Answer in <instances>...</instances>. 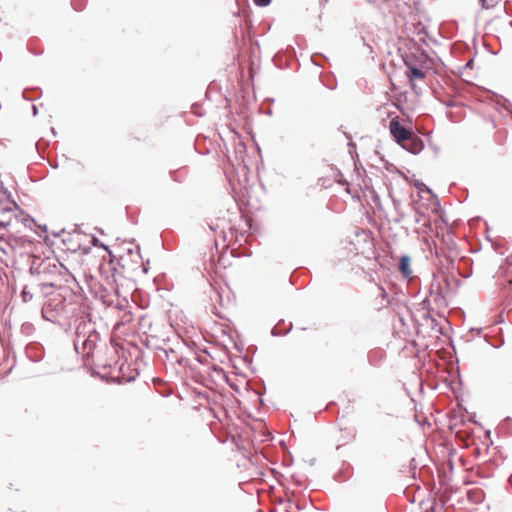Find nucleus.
Here are the masks:
<instances>
[{
	"mask_svg": "<svg viewBox=\"0 0 512 512\" xmlns=\"http://www.w3.org/2000/svg\"><path fill=\"white\" fill-rule=\"evenodd\" d=\"M31 289H39L44 296L51 294L60 275L56 260L34 256L29 267Z\"/></svg>",
	"mask_w": 512,
	"mask_h": 512,
	"instance_id": "f257e3e1",
	"label": "nucleus"
},
{
	"mask_svg": "<svg viewBox=\"0 0 512 512\" xmlns=\"http://www.w3.org/2000/svg\"><path fill=\"white\" fill-rule=\"evenodd\" d=\"M76 321L74 348L83 358H90L101 342V335L89 315H81Z\"/></svg>",
	"mask_w": 512,
	"mask_h": 512,
	"instance_id": "f03ea898",
	"label": "nucleus"
},
{
	"mask_svg": "<svg viewBox=\"0 0 512 512\" xmlns=\"http://www.w3.org/2000/svg\"><path fill=\"white\" fill-rule=\"evenodd\" d=\"M389 131L395 142L401 145L402 142L413 136V131L403 126L397 118H393L389 123Z\"/></svg>",
	"mask_w": 512,
	"mask_h": 512,
	"instance_id": "7ed1b4c3",
	"label": "nucleus"
},
{
	"mask_svg": "<svg viewBox=\"0 0 512 512\" xmlns=\"http://www.w3.org/2000/svg\"><path fill=\"white\" fill-rule=\"evenodd\" d=\"M155 351L157 359L163 363L170 362L171 364H182L183 358L178 356L177 352L171 347L166 348L156 346Z\"/></svg>",
	"mask_w": 512,
	"mask_h": 512,
	"instance_id": "20e7f679",
	"label": "nucleus"
},
{
	"mask_svg": "<svg viewBox=\"0 0 512 512\" xmlns=\"http://www.w3.org/2000/svg\"><path fill=\"white\" fill-rule=\"evenodd\" d=\"M400 146L406 151L416 155L423 150L424 143L421 138L413 133V136L409 137L405 142H402Z\"/></svg>",
	"mask_w": 512,
	"mask_h": 512,
	"instance_id": "39448f33",
	"label": "nucleus"
},
{
	"mask_svg": "<svg viewBox=\"0 0 512 512\" xmlns=\"http://www.w3.org/2000/svg\"><path fill=\"white\" fill-rule=\"evenodd\" d=\"M27 355L33 362H39L44 357L43 347L40 344H31L27 347Z\"/></svg>",
	"mask_w": 512,
	"mask_h": 512,
	"instance_id": "423d86ee",
	"label": "nucleus"
},
{
	"mask_svg": "<svg viewBox=\"0 0 512 512\" xmlns=\"http://www.w3.org/2000/svg\"><path fill=\"white\" fill-rule=\"evenodd\" d=\"M410 257L408 255H402L398 263V270L404 278L408 279L411 277L412 270L410 268Z\"/></svg>",
	"mask_w": 512,
	"mask_h": 512,
	"instance_id": "0eeeda50",
	"label": "nucleus"
},
{
	"mask_svg": "<svg viewBox=\"0 0 512 512\" xmlns=\"http://www.w3.org/2000/svg\"><path fill=\"white\" fill-rule=\"evenodd\" d=\"M407 77L410 81L414 79H424L426 77V73L418 66H409V69L406 72Z\"/></svg>",
	"mask_w": 512,
	"mask_h": 512,
	"instance_id": "6e6552de",
	"label": "nucleus"
},
{
	"mask_svg": "<svg viewBox=\"0 0 512 512\" xmlns=\"http://www.w3.org/2000/svg\"><path fill=\"white\" fill-rule=\"evenodd\" d=\"M41 89L39 87L31 88V89H25L23 91V98L28 101H33L40 97L41 95Z\"/></svg>",
	"mask_w": 512,
	"mask_h": 512,
	"instance_id": "1a4fd4ad",
	"label": "nucleus"
},
{
	"mask_svg": "<svg viewBox=\"0 0 512 512\" xmlns=\"http://www.w3.org/2000/svg\"><path fill=\"white\" fill-rule=\"evenodd\" d=\"M419 305L422 310H426V313L423 315V318L430 319L432 322H436L435 319L430 314L432 310L430 299L428 297L424 298Z\"/></svg>",
	"mask_w": 512,
	"mask_h": 512,
	"instance_id": "9d476101",
	"label": "nucleus"
},
{
	"mask_svg": "<svg viewBox=\"0 0 512 512\" xmlns=\"http://www.w3.org/2000/svg\"><path fill=\"white\" fill-rule=\"evenodd\" d=\"M282 321H280L276 326H274L271 330V335L272 336H282V335H287L291 330H292V323H289L288 326L284 329H281L280 328V324H281Z\"/></svg>",
	"mask_w": 512,
	"mask_h": 512,
	"instance_id": "9b49d317",
	"label": "nucleus"
},
{
	"mask_svg": "<svg viewBox=\"0 0 512 512\" xmlns=\"http://www.w3.org/2000/svg\"><path fill=\"white\" fill-rule=\"evenodd\" d=\"M442 291L441 283L436 277H433V280L431 281V284L429 286V295L433 296L439 292Z\"/></svg>",
	"mask_w": 512,
	"mask_h": 512,
	"instance_id": "f8f14e48",
	"label": "nucleus"
},
{
	"mask_svg": "<svg viewBox=\"0 0 512 512\" xmlns=\"http://www.w3.org/2000/svg\"><path fill=\"white\" fill-rule=\"evenodd\" d=\"M31 286H30V281L23 287L22 289V292H21V297H22V300L23 302L27 303L29 301H31L33 299V294L31 292Z\"/></svg>",
	"mask_w": 512,
	"mask_h": 512,
	"instance_id": "ddd939ff",
	"label": "nucleus"
},
{
	"mask_svg": "<svg viewBox=\"0 0 512 512\" xmlns=\"http://www.w3.org/2000/svg\"><path fill=\"white\" fill-rule=\"evenodd\" d=\"M403 61H404V64L407 68V70L409 69V66H418V59L417 57L414 55V54H406L404 57H403Z\"/></svg>",
	"mask_w": 512,
	"mask_h": 512,
	"instance_id": "4468645a",
	"label": "nucleus"
},
{
	"mask_svg": "<svg viewBox=\"0 0 512 512\" xmlns=\"http://www.w3.org/2000/svg\"><path fill=\"white\" fill-rule=\"evenodd\" d=\"M138 325H139V329H145L146 327L150 328L151 327V322L149 320V318L146 316V315H139L138 317Z\"/></svg>",
	"mask_w": 512,
	"mask_h": 512,
	"instance_id": "2eb2a0df",
	"label": "nucleus"
},
{
	"mask_svg": "<svg viewBox=\"0 0 512 512\" xmlns=\"http://www.w3.org/2000/svg\"><path fill=\"white\" fill-rule=\"evenodd\" d=\"M414 186L418 188L421 192L427 191L428 193H432V190L429 187H427L424 183L418 180H415Z\"/></svg>",
	"mask_w": 512,
	"mask_h": 512,
	"instance_id": "dca6fc26",
	"label": "nucleus"
},
{
	"mask_svg": "<svg viewBox=\"0 0 512 512\" xmlns=\"http://www.w3.org/2000/svg\"><path fill=\"white\" fill-rule=\"evenodd\" d=\"M317 57L322 58L323 60H327V58L320 53H316V54L312 55L311 60H312L313 64L316 66L322 67V64L319 62V60H317Z\"/></svg>",
	"mask_w": 512,
	"mask_h": 512,
	"instance_id": "f3484780",
	"label": "nucleus"
},
{
	"mask_svg": "<svg viewBox=\"0 0 512 512\" xmlns=\"http://www.w3.org/2000/svg\"><path fill=\"white\" fill-rule=\"evenodd\" d=\"M71 4L75 10L80 11L84 7V0H72Z\"/></svg>",
	"mask_w": 512,
	"mask_h": 512,
	"instance_id": "a211bd4d",
	"label": "nucleus"
},
{
	"mask_svg": "<svg viewBox=\"0 0 512 512\" xmlns=\"http://www.w3.org/2000/svg\"><path fill=\"white\" fill-rule=\"evenodd\" d=\"M433 297H434V299H433V300H434V302H435L437 305H441L443 302H445V298H444V296H443L442 291H441V292H439V293H437V294H435V295H433Z\"/></svg>",
	"mask_w": 512,
	"mask_h": 512,
	"instance_id": "6ab92c4d",
	"label": "nucleus"
},
{
	"mask_svg": "<svg viewBox=\"0 0 512 512\" xmlns=\"http://www.w3.org/2000/svg\"><path fill=\"white\" fill-rule=\"evenodd\" d=\"M479 2L481 3V6L485 9L493 7L496 3L494 0H491L490 2L488 0H479Z\"/></svg>",
	"mask_w": 512,
	"mask_h": 512,
	"instance_id": "aec40b11",
	"label": "nucleus"
},
{
	"mask_svg": "<svg viewBox=\"0 0 512 512\" xmlns=\"http://www.w3.org/2000/svg\"><path fill=\"white\" fill-rule=\"evenodd\" d=\"M272 0H253L254 4L259 7H266Z\"/></svg>",
	"mask_w": 512,
	"mask_h": 512,
	"instance_id": "412c9836",
	"label": "nucleus"
},
{
	"mask_svg": "<svg viewBox=\"0 0 512 512\" xmlns=\"http://www.w3.org/2000/svg\"><path fill=\"white\" fill-rule=\"evenodd\" d=\"M130 321H132V314H131V313H129V314H125V315L123 316V322H126V323H127V322H130Z\"/></svg>",
	"mask_w": 512,
	"mask_h": 512,
	"instance_id": "4be33fe9",
	"label": "nucleus"
},
{
	"mask_svg": "<svg viewBox=\"0 0 512 512\" xmlns=\"http://www.w3.org/2000/svg\"><path fill=\"white\" fill-rule=\"evenodd\" d=\"M42 313H43V317L45 319H47V320H49L51 322H54V320L51 318V315L46 316V309L45 308H43Z\"/></svg>",
	"mask_w": 512,
	"mask_h": 512,
	"instance_id": "5701e85b",
	"label": "nucleus"
},
{
	"mask_svg": "<svg viewBox=\"0 0 512 512\" xmlns=\"http://www.w3.org/2000/svg\"><path fill=\"white\" fill-rule=\"evenodd\" d=\"M42 313H43V317L45 319H47V320H49L51 322H54V320L51 318V315L46 316V309L45 308H43Z\"/></svg>",
	"mask_w": 512,
	"mask_h": 512,
	"instance_id": "b1692460",
	"label": "nucleus"
},
{
	"mask_svg": "<svg viewBox=\"0 0 512 512\" xmlns=\"http://www.w3.org/2000/svg\"><path fill=\"white\" fill-rule=\"evenodd\" d=\"M473 62V58L468 60L467 63L465 64V68H472Z\"/></svg>",
	"mask_w": 512,
	"mask_h": 512,
	"instance_id": "393cba45",
	"label": "nucleus"
},
{
	"mask_svg": "<svg viewBox=\"0 0 512 512\" xmlns=\"http://www.w3.org/2000/svg\"><path fill=\"white\" fill-rule=\"evenodd\" d=\"M32 112L34 116L38 114V107L36 105H32Z\"/></svg>",
	"mask_w": 512,
	"mask_h": 512,
	"instance_id": "a878e982",
	"label": "nucleus"
},
{
	"mask_svg": "<svg viewBox=\"0 0 512 512\" xmlns=\"http://www.w3.org/2000/svg\"><path fill=\"white\" fill-rule=\"evenodd\" d=\"M328 2V0H320V4H326Z\"/></svg>",
	"mask_w": 512,
	"mask_h": 512,
	"instance_id": "bb28decb",
	"label": "nucleus"
},
{
	"mask_svg": "<svg viewBox=\"0 0 512 512\" xmlns=\"http://www.w3.org/2000/svg\"><path fill=\"white\" fill-rule=\"evenodd\" d=\"M51 131L54 135L56 134L55 128H51Z\"/></svg>",
	"mask_w": 512,
	"mask_h": 512,
	"instance_id": "cd10ccee",
	"label": "nucleus"
},
{
	"mask_svg": "<svg viewBox=\"0 0 512 512\" xmlns=\"http://www.w3.org/2000/svg\"><path fill=\"white\" fill-rule=\"evenodd\" d=\"M296 483H297L298 485H301V481H300V480H296Z\"/></svg>",
	"mask_w": 512,
	"mask_h": 512,
	"instance_id": "c85d7f7f",
	"label": "nucleus"
},
{
	"mask_svg": "<svg viewBox=\"0 0 512 512\" xmlns=\"http://www.w3.org/2000/svg\"><path fill=\"white\" fill-rule=\"evenodd\" d=\"M328 87H329L330 89H334V88H335V86H333V85H330V86H328Z\"/></svg>",
	"mask_w": 512,
	"mask_h": 512,
	"instance_id": "c756f323",
	"label": "nucleus"
}]
</instances>
